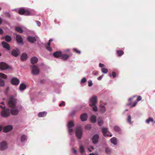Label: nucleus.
Returning a JSON list of instances; mask_svg holds the SVG:
<instances>
[{"mask_svg": "<svg viewBox=\"0 0 155 155\" xmlns=\"http://www.w3.org/2000/svg\"><path fill=\"white\" fill-rule=\"evenodd\" d=\"M16 102V99L13 96H10L9 97L7 104L12 108L11 109H10V112L14 116L17 115L19 113V110L15 107Z\"/></svg>", "mask_w": 155, "mask_h": 155, "instance_id": "f257e3e1", "label": "nucleus"}, {"mask_svg": "<svg viewBox=\"0 0 155 155\" xmlns=\"http://www.w3.org/2000/svg\"><path fill=\"white\" fill-rule=\"evenodd\" d=\"M18 13L21 15H24L26 16L33 15L36 14L34 10L25 7L21 8L19 9Z\"/></svg>", "mask_w": 155, "mask_h": 155, "instance_id": "f03ea898", "label": "nucleus"}, {"mask_svg": "<svg viewBox=\"0 0 155 155\" xmlns=\"http://www.w3.org/2000/svg\"><path fill=\"white\" fill-rule=\"evenodd\" d=\"M97 100V97L96 96H94L91 97L89 101V106L92 108L93 110L95 112L97 111V108L96 105Z\"/></svg>", "mask_w": 155, "mask_h": 155, "instance_id": "7ed1b4c3", "label": "nucleus"}, {"mask_svg": "<svg viewBox=\"0 0 155 155\" xmlns=\"http://www.w3.org/2000/svg\"><path fill=\"white\" fill-rule=\"evenodd\" d=\"M28 137L27 135L23 134H20L18 136L17 140L22 144H24L26 141Z\"/></svg>", "mask_w": 155, "mask_h": 155, "instance_id": "20e7f679", "label": "nucleus"}, {"mask_svg": "<svg viewBox=\"0 0 155 155\" xmlns=\"http://www.w3.org/2000/svg\"><path fill=\"white\" fill-rule=\"evenodd\" d=\"M67 126L69 134L70 135H73L74 134V130L72 128L74 126V123L72 121H70L68 123Z\"/></svg>", "mask_w": 155, "mask_h": 155, "instance_id": "39448f33", "label": "nucleus"}, {"mask_svg": "<svg viewBox=\"0 0 155 155\" xmlns=\"http://www.w3.org/2000/svg\"><path fill=\"white\" fill-rule=\"evenodd\" d=\"M75 135L78 139H80L82 138V130L80 126H77L76 128Z\"/></svg>", "mask_w": 155, "mask_h": 155, "instance_id": "423d86ee", "label": "nucleus"}, {"mask_svg": "<svg viewBox=\"0 0 155 155\" xmlns=\"http://www.w3.org/2000/svg\"><path fill=\"white\" fill-rule=\"evenodd\" d=\"M8 148V145L6 141H3L0 143V150L4 151Z\"/></svg>", "mask_w": 155, "mask_h": 155, "instance_id": "0eeeda50", "label": "nucleus"}, {"mask_svg": "<svg viewBox=\"0 0 155 155\" xmlns=\"http://www.w3.org/2000/svg\"><path fill=\"white\" fill-rule=\"evenodd\" d=\"M31 73L33 75H37L40 72L39 70L38 67L35 65H34L31 67Z\"/></svg>", "mask_w": 155, "mask_h": 155, "instance_id": "6e6552de", "label": "nucleus"}, {"mask_svg": "<svg viewBox=\"0 0 155 155\" xmlns=\"http://www.w3.org/2000/svg\"><path fill=\"white\" fill-rule=\"evenodd\" d=\"M10 115V109L8 108L3 110L1 113V116L4 117H8Z\"/></svg>", "mask_w": 155, "mask_h": 155, "instance_id": "1a4fd4ad", "label": "nucleus"}, {"mask_svg": "<svg viewBox=\"0 0 155 155\" xmlns=\"http://www.w3.org/2000/svg\"><path fill=\"white\" fill-rule=\"evenodd\" d=\"M13 129L12 125H8L4 127L3 132L5 133L11 131Z\"/></svg>", "mask_w": 155, "mask_h": 155, "instance_id": "9d476101", "label": "nucleus"}, {"mask_svg": "<svg viewBox=\"0 0 155 155\" xmlns=\"http://www.w3.org/2000/svg\"><path fill=\"white\" fill-rule=\"evenodd\" d=\"M9 66L6 63L2 62L0 63V69L6 70L9 68Z\"/></svg>", "mask_w": 155, "mask_h": 155, "instance_id": "9b49d317", "label": "nucleus"}, {"mask_svg": "<svg viewBox=\"0 0 155 155\" xmlns=\"http://www.w3.org/2000/svg\"><path fill=\"white\" fill-rule=\"evenodd\" d=\"M99 139V135L98 134H96L91 138L92 143L94 144H97L98 142Z\"/></svg>", "mask_w": 155, "mask_h": 155, "instance_id": "f8f14e48", "label": "nucleus"}, {"mask_svg": "<svg viewBox=\"0 0 155 155\" xmlns=\"http://www.w3.org/2000/svg\"><path fill=\"white\" fill-rule=\"evenodd\" d=\"M16 39L17 42L20 45H23V40L21 36L19 35H16Z\"/></svg>", "mask_w": 155, "mask_h": 155, "instance_id": "ddd939ff", "label": "nucleus"}, {"mask_svg": "<svg viewBox=\"0 0 155 155\" xmlns=\"http://www.w3.org/2000/svg\"><path fill=\"white\" fill-rule=\"evenodd\" d=\"M19 83V80L16 77L12 78L11 80V83L12 84L17 85Z\"/></svg>", "mask_w": 155, "mask_h": 155, "instance_id": "4468645a", "label": "nucleus"}, {"mask_svg": "<svg viewBox=\"0 0 155 155\" xmlns=\"http://www.w3.org/2000/svg\"><path fill=\"white\" fill-rule=\"evenodd\" d=\"M20 53V51L18 48L13 50L11 52L12 55L15 57H17Z\"/></svg>", "mask_w": 155, "mask_h": 155, "instance_id": "2eb2a0df", "label": "nucleus"}, {"mask_svg": "<svg viewBox=\"0 0 155 155\" xmlns=\"http://www.w3.org/2000/svg\"><path fill=\"white\" fill-rule=\"evenodd\" d=\"M108 129L107 127H103L101 128V131L105 137H108L109 134L107 133Z\"/></svg>", "mask_w": 155, "mask_h": 155, "instance_id": "dca6fc26", "label": "nucleus"}, {"mask_svg": "<svg viewBox=\"0 0 155 155\" xmlns=\"http://www.w3.org/2000/svg\"><path fill=\"white\" fill-rule=\"evenodd\" d=\"M104 65L103 64L100 63L99 64V67L101 68V70L102 72L104 74H106L107 73L108 70L107 68H104Z\"/></svg>", "mask_w": 155, "mask_h": 155, "instance_id": "f3484780", "label": "nucleus"}, {"mask_svg": "<svg viewBox=\"0 0 155 155\" xmlns=\"http://www.w3.org/2000/svg\"><path fill=\"white\" fill-rule=\"evenodd\" d=\"M88 115L86 113H84L81 114L80 117V118L82 121H85L87 120L88 118Z\"/></svg>", "mask_w": 155, "mask_h": 155, "instance_id": "a211bd4d", "label": "nucleus"}, {"mask_svg": "<svg viewBox=\"0 0 155 155\" xmlns=\"http://www.w3.org/2000/svg\"><path fill=\"white\" fill-rule=\"evenodd\" d=\"M2 47L8 51L10 49V47L8 43L5 41L2 42Z\"/></svg>", "mask_w": 155, "mask_h": 155, "instance_id": "6ab92c4d", "label": "nucleus"}, {"mask_svg": "<svg viewBox=\"0 0 155 155\" xmlns=\"http://www.w3.org/2000/svg\"><path fill=\"white\" fill-rule=\"evenodd\" d=\"M28 58V55L25 53H23L22 54L21 56L20 59L22 61H25Z\"/></svg>", "mask_w": 155, "mask_h": 155, "instance_id": "aec40b11", "label": "nucleus"}, {"mask_svg": "<svg viewBox=\"0 0 155 155\" xmlns=\"http://www.w3.org/2000/svg\"><path fill=\"white\" fill-rule=\"evenodd\" d=\"M62 54V52L61 51H56L53 53V55L55 58H61Z\"/></svg>", "mask_w": 155, "mask_h": 155, "instance_id": "412c9836", "label": "nucleus"}, {"mask_svg": "<svg viewBox=\"0 0 155 155\" xmlns=\"http://www.w3.org/2000/svg\"><path fill=\"white\" fill-rule=\"evenodd\" d=\"M111 143L113 145H117V139L115 137H113L110 139Z\"/></svg>", "mask_w": 155, "mask_h": 155, "instance_id": "4be33fe9", "label": "nucleus"}, {"mask_svg": "<svg viewBox=\"0 0 155 155\" xmlns=\"http://www.w3.org/2000/svg\"><path fill=\"white\" fill-rule=\"evenodd\" d=\"M69 55L62 53L61 58V59L65 61L67 60L69 58Z\"/></svg>", "mask_w": 155, "mask_h": 155, "instance_id": "5701e85b", "label": "nucleus"}, {"mask_svg": "<svg viewBox=\"0 0 155 155\" xmlns=\"http://www.w3.org/2000/svg\"><path fill=\"white\" fill-rule=\"evenodd\" d=\"M40 82L41 84H42L49 83H51L52 82L51 81H50L47 78L41 80Z\"/></svg>", "mask_w": 155, "mask_h": 155, "instance_id": "b1692460", "label": "nucleus"}, {"mask_svg": "<svg viewBox=\"0 0 155 155\" xmlns=\"http://www.w3.org/2000/svg\"><path fill=\"white\" fill-rule=\"evenodd\" d=\"M27 40L31 43H33L36 41L35 38L34 37L28 36L27 38Z\"/></svg>", "mask_w": 155, "mask_h": 155, "instance_id": "393cba45", "label": "nucleus"}, {"mask_svg": "<svg viewBox=\"0 0 155 155\" xmlns=\"http://www.w3.org/2000/svg\"><path fill=\"white\" fill-rule=\"evenodd\" d=\"M47 112L46 111H43L39 113L38 116L39 117H44L46 116Z\"/></svg>", "mask_w": 155, "mask_h": 155, "instance_id": "a878e982", "label": "nucleus"}, {"mask_svg": "<svg viewBox=\"0 0 155 155\" xmlns=\"http://www.w3.org/2000/svg\"><path fill=\"white\" fill-rule=\"evenodd\" d=\"M26 88V86L24 83H21L19 87V90L22 91L24 90Z\"/></svg>", "mask_w": 155, "mask_h": 155, "instance_id": "bb28decb", "label": "nucleus"}, {"mask_svg": "<svg viewBox=\"0 0 155 155\" xmlns=\"http://www.w3.org/2000/svg\"><path fill=\"white\" fill-rule=\"evenodd\" d=\"M31 64H35L38 62V59L36 57H33L31 59Z\"/></svg>", "mask_w": 155, "mask_h": 155, "instance_id": "cd10ccee", "label": "nucleus"}, {"mask_svg": "<svg viewBox=\"0 0 155 155\" xmlns=\"http://www.w3.org/2000/svg\"><path fill=\"white\" fill-rule=\"evenodd\" d=\"M3 38L4 39L5 41L8 42H9L11 41L12 40V38L11 36L8 35H5L4 38Z\"/></svg>", "mask_w": 155, "mask_h": 155, "instance_id": "c85d7f7f", "label": "nucleus"}, {"mask_svg": "<svg viewBox=\"0 0 155 155\" xmlns=\"http://www.w3.org/2000/svg\"><path fill=\"white\" fill-rule=\"evenodd\" d=\"M99 110L101 113H104L106 111V109L104 105H101L100 106Z\"/></svg>", "mask_w": 155, "mask_h": 155, "instance_id": "c756f323", "label": "nucleus"}, {"mask_svg": "<svg viewBox=\"0 0 155 155\" xmlns=\"http://www.w3.org/2000/svg\"><path fill=\"white\" fill-rule=\"evenodd\" d=\"M90 121L92 123H94L96 122V117L94 115H92L90 117Z\"/></svg>", "mask_w": 155, "mask_h": 155, "instance_id": "7c9ffc66", "label": "nucleus"}, {"mask_svg": "<svg viewBox=\"0 0 155 155\" xmlns=\"http://www.w3.org/2000/svg\"><path fill=\"white\" fill-rule=\"evenodd\" d=\"M97 120V124L99 126H101L103 124V121L101 118L99 117Z\"/></svg>", "mask_w": 155, "mask_h": 155, "instance_id": "2f4dec72", "label": "nucleus"}, {"mask_svg": "<svg viewBox=\"0 0 155 155\" xmlns=\"http://www.w3.org/2000/svg\"><path fill=\"white\" fill-rule=\"evenodd\" d=\"M79 151L81 153H83L85 152L84 146L81 144L79 145Z\"/></svg>", "mask_w": 155, "mask_h": 155, "instance_id": "473e14b6", "label": "nucleus"}, {"mask_svg": "<svg viewBox=\"0 0 155 155\" xmlns=\"http://www.w3.org/2000/svg\"><path fill=\"white\" fill-rule=\"evenodd\" d=\"M116 53L118 56L120 57L124 54L123 51L120 50H117L116 51Z\"/></svg>", "mask_w": 155, "mask_h": 155, "instance_id": "72a5a7b5", "label": "nucleus"}, {"mask_svg": "<svg viewBox=\"0 0 155 155\" xmlns=\"http://www.w3.org/2000/svg\"><path fill=\"white\" fill-rule=\"evenodd\" d=\"M15 29L16 31L20 33H22L23 32L22 28L21 27H16Z\"/></svg>", "mask_w": 155, "mask_h": 155, "instance_id": "f704fd0d", "label": "nucleus"}, {"mask_svg": "<svg viewBox=\"0 0 155 155\" xmlns=\"http://www.w3.org/2000/svg\"><path fill=\"white\" fill-rule=\"evenodd\" d=\"M114 130L115 131L118 132L121 131V129L118 126H115L114 128Z\"/></svg>", "mask_w": 155, "mask_h": 155, "instance_id": "c9c22d12", "label": "nucleus"}, {"mask_svg": "<svg viewBox=\"0 0 155 155\" xmlns=\"http://www.w3.org/2000/svg\"><path fill=\"white\" fill-rule=\"evenodd\" d=\"M153 121H154V120L153 118L150 117L146 120L145 122L147 124H149L150 122L153 123Z\"/></svg>", "mask_w": 155, "mask_h": 155, "instance_id": "e433bc0d", "label": "nucleus"}, {"mask_svg": "<svg viewBox=\"0 0 155 155\" xmlns=\"http://www.w3.org/2000/svg\"><path fill=\"white\" fill-rule=\"evenodd\" d=\"M131 116L130 115H129L127 119V122L130 124H132L133 122L131 121Z\"/></svg>", "mask_w": 155, "mask_h": 155, "instance_id": "4c0bfd02", "label": "nucleus"}, {"mask_svg": "<svg viewBox=\"0 0 155 155\" xmlns=\"http://www.w3.org/2000/svg\"><path fill=\"white\" fill-rule=\"evenodd\" d=\"M137 101H135L133 104H132V103L131 102H129V103L127 104V106H129L131 105L132 107H135L136 105L137 104Z\"/></svg>", "mask_w": 155, "mask_h": 155, "instance_id": "58836bf2", "label": "nucleus"}, {"mask_svg": "<svg viewBox=\"0 0 155 155\" xmlns=\"http://www.w3.org/2000/svg\"><path fill=\"white\" fill-rule=\"evenodd\" d=\"M77 112V110H73L71 112L69 115L70 116L73 117L75 116V114Z\"/></svg>", "mask_w": 155, "mask_h": 155, "instance_id": "ea45409f", "label": "nucleus"}, {"mask_svg": "<svg viewBox=\"0 0 155 155\" xmlns=\"http://www.w3.org/2000/svg\"><path fill=\"white\" fill-rule=\"evenodd\" d=\"M5 84L4 81L0 78V86L3 87L5 85Z\"/></svg>", "mask_w": 155, "mask_h": 155, "instance_id": "a19ab883", "label": "nucleus"}, {"mask_svg": "<svg viewBox=\"0 0 155 155\" xmlns=\"http://www.w3.org/2000/svg\"><path fill=\"white\" fill-rule=\"evenodd\" d=\"M87 81L86 78L85 77H83L80 81L81 84H83L86 82Z\"/></svg>", "mask_w": 155, "mask_h": 155, "instance_id": "79ce46f5", "label": "nucleus"}, {"mask_svg": "<svg viewBox=\"0 0 155 155\" xmlns=\"http://www.w3.org/2000/svg\"><path fill=\"white\" fill-rule=\"evenodd\" d=\"M0 77L1 78H3L4 79H6L7 78V75L6 74L2 73H0Z\"/></svg>", "mask_w": 155, "mask_h": 155, "instance_id": "37998d69", "label": "nucleus"}, {"mask_svg": "<svg viewBox=\"0 0 155 155\" xmlns=\"http://www.w3.org/2000/svg\"><path fill=\"white\" fill-rule=\"evenodd\" d=\"M91 128V126L90 124L86 125L85 127V129L86 130H89Z\"/></svg>", "mask_w": 155, "mask_h": 155, "instance_id": "c03bdc74", "label": "nucleus"}, {"mask_svg": "<svg viewBox=\"0 0 155 155\" xmlns=\"http://www.w3.org/2000/svg\"><path fill=\"white\" fill-rule=\"evenodd\" d=\"M73 50L78 54H80L81 53V51L80 50H78L76 48H74L73 49Z\"/></svg>", "mask_w": 155, "mask_h": 155, "instance_id": "a18cd8bd", "label": "nucleus"}, {"mask_svg": "<svg viewBox=\"0 0 155 155\" xmlns=\"http://www.w3.org/2000/svg\"><path fill=\"white\" fill-rule=\"evenodd\" d=\"M112 76L113 78H115L117 77V74L114 71H113L112 72Z\"/></svg>", "mask_w": 155, "mask_h": 155, "instance_id": "49530a36", "label": "nucleus"}, {"mask_svg": "<svg viewBox=\"0 0 155 155\" xmlns=\"http://www.w3.org/2000/svg\"><path fill=\"white\" fill-rule=\"evenodd\" d=\"M88 86L89 87H91L93 85V83L91 80H89L88 82Z\"/></svg>", "mask_w": 155, "mask_h": 155, "instance_id": "de8ad7c7", "label": "nucleus"}, {"mask_svg": "<svg viewBox=\"0 0 155 155\" xmlns=\"http://www.w3.org/2000/svg\"><path fill=\"white\" fill-rule=\"evenodd\" d=\"M17 107V108L19 110V111L22 108V106L21 105H18L17 107Z\"/></svg>", "mask_w": 155, "mask_h": 155, "instance_id": "09e8293b", "label": "nucleus"}, {"mask_svg": "<svg viewBox=\"0 0 155 155\" xmlns=\"http://www.w3.org/2000/svg\"><path fill=\"white\" fill-rule=\"evenodd\" d=\"M105 151L106 153H109L110 152V150L107 147L105 149Z\"/></svg>", "mask_w": 155, "mask_h": 155, "instance_id": "8fccbe9b", "label": "nucleus"}, {"mask_svg": "<svg viewBox=\"0 0 155 155\" xmlns=\"http://www.w3.org/2000/svg\"><path fill=\"white\" fill-rule=\"evenodd\" d=\"M46 48L47 50L49 51H51L52 50L50 46H47Z\"/></svg>", "mask_w": 155, "mask_h": 155, "instance_id": "3c124183", "label": "nucleus"}, {"mask_svg": "<svg viewBox=\"0 0 155 155\" xmlns=\"http://www.w3.org/2000/svg\"><path fill=\"white\" fill-rule=\"evenodd\" d=\"M136 97L135 96H133L132 97L129 98L128 99V101L129 102H131V101L134 98Z\"/></svg>", "mask_w": 155, "mask_h": 155, "instance_id": "603ef678", "label": "nucleus"}, {"mask_svg": "<svg viewBox=\"0 0 155 155\" xmlns=\"http://www.w3.org/2000/svg\"><path fill=\"white\" fill-rule=\"evenodd\" d=\"M141 99H142L141 97L140 96H139L138 97L136 101H137V102H138V101H140L141 100Z\"/></svg>", "mask_w": 155, "mask_h": 155, "instance_id": "864d4df0", "label": "nucleus"}, {"mask_svg": "<svg viewBox=\"0 0 155 155\" xmlns=\"http://www.w3.org/2000/svg\"><path fill=\"white\" fill-rule=\"evenodd\" d=\"M36 22L37 24V25L40 27L41 25V23H40V22H39V21H36Z\"/></svg>", "mask_w": 155, "mask_h": 155, "instance_id": "5fc2aeb1", "label": "nucleus"}, {"mask_svg": "<svg viewBox=\"0 0 155 155\" xmlns=\"http://www.w3.org/2000/svg\"><path fill=\"white\" fill-rule=\"evenodd\" d=\"M65 105V102H64L63 101L61 102V103H60L59 104V106H64Z\"/></svg>", "mask_w": 155, "mask_h": 155, "instance_id": "6e6d98bb", "label": "nucleus"}, {"mask_svg": "<svg viewBox=\"0 0 155 155\" xmlns=\"http://www.w3.org/2000/svg\"><path fill=\"white\" fill-rule=\"evenodd\" d=\"M5 15H6V16H8V17L10 18L11 17V15L10 14L8 13V12H6L5 13Z\"/></svg>", "mask_w": 155, "mask_h": 155, "instance_id": "4d7b16f0", "label": "nucleus"}, {"mask_svg": "<svg viewBox=\"0 0 155 155\" xmlns=\"http://www.w3.org/2000/svg\"><path fill=\"white\" fill-rule=\"evenodd\" d=\"M55 91L57 94H59L61 92L60 90L59 89H58V90H55Z\"/></svg>", "mask_w": 155, "mask_h": 155, "instance_id": "13d9d810", "label": "nucleus"}, {"mask_svg": "<svg viewBox=\"0 0 155 155\" xmlns=\"http://www.w3.org/2000/svg\"><path fill=\"white\" fill-rule=\"evenodd\" d=\"M4 32V31L3 30L0 28V35H2L3 34Z\"/></svg>", "mask_w": 155, "mask_h": 155, "instance_id": "bf43d9fd", "label": "nucleus"}, {"mask_svg": "<svg viewBox=\"0 0 155 155\" xmlns=\"http://www.w3.org/2000/svg\"><path fill=\"white\" fill-rule=\"evenodd\" d=\"M103 77V76L101 75L97 78V80H100L102 79Z\"/></svg>", "mask_w": 155, "mask_h": 155, "instance_id": "052dcab7", "label": "nucleus"}, {"mask_svg": "<svg viewBox=\"0 0 155 155\" xmlns=\"http://www.w3.org/2000/svg\"><path fill=\"white\" fill-rule=\"evenodd\" d=\"M73 152L74 153H75L76 154H77V150L76 149H73Z\"/></svg>", "mask_w": 155, "mask_h": 155, "instance_id": "680f3d73", "label": "nucleus"}, {"mask_svg": "<svg viewBox=\"0 0 155 155\" xmlns=\"http://www.w3.org/2000/svg\"><path fill=\"white\" fill-rule=\"evenodd\" d=\"M54 22L55 23V24H58V23L59 22L58 21H57V20L56 19H55L54 20Z\"/></svg>", "mask_w": 155, "mask_h": 155, "instance_id": "e2e57ef3", "label": "nucleus"}, {"mask_svg": "<svg viewBox=\"0 0 155 155\" xmlns=\"http://www.w3.org/2000/svg\"><path fill=\"white\" fill-rule=\"evenodd\" d=\"M5 107V106H3L2 105H0V107L2 109H4Z\"/></svg>", "mask_w": 155, "mask_h": 155, "instance_id": "0e129e2a", "label": "nucleus"}, {"mask_svg": "<svg viewBox=\"0 0 155 155\" xmlns=\"http://www.w3.org/2000/svg\"><path fill=\"white\" fill-rule=\"evenodd\" d=\"M51 42H49L48 41V42L47 43V45H48V46H49L50 45H51Z\"/></svg>", "mask_w": 155, "mask_h": 155, "instance_id": "69168bd1", "label": "nucleus"}, {"mask_svg": "<svg viewBox=\"0 0 155 155\" xmlns=\"http://www.w3.org/2000/svg\"><path fill=\"white\" fill-rule=\"evenodd\" d=\"M53 39L52 38H50L49 40V41L50 42H51L52 41H53Z\"/></svg>", "mask_w": 155, "mask_h": 155, "instance_id": "338daca9", "label": "nucleus"}, {"mask_svg": "<svg viewBox=\"0 0 155 155\" xmlns=\"http://www.w3.org/2000/svg\"><path fill=\"white\" fill-rule=\"evenodd\" d=\"M69 51V49H66L64 51L65 52H68Z\"/></svg>", "mask_w": 155, "mask_h": 155, "instance_id": "774afa93", "label": "nucleus"}]
</instances>
